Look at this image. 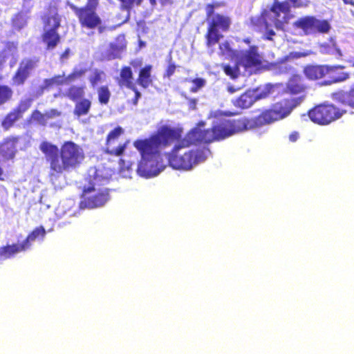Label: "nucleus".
Instances as JSON below:
<instances>
[{"mask_svg":"<svg viewBox=\"0 0 354 354\" xmlns=\"http://www.w3.org/2000/svg\"><path fill=\"white\" fill-rule=\"evenodd\" d=\"M316 17L306 16L299 19L294 23V25L301 28L306 35L315 34Z\"/></svg>","mask_w":354,"mask_h":354,"instance_id":"14","label":"nucleus"},{"mask_svg":"<svg viewBox=\"0 0 354 354\" xmlns=\"http://www.w3.org/2000/svg\"><path fill=\"white\" fill-rule=\"evenodd\" d=\"M228 91L230 93H232L235 91V89H234L232 87L230 86V87H228Z\"/></svg>","mask_w":354,"mask_h":354,"instance_id":"52","label":"nucleus"},{"mask_svg":"<svg viewBox=\"0 0 354 354\" xmlns=\"http://www.w3.org/2000/svg\"><path fill=\"white\" fill-rule=\"evenodd\" d=\"M295 7H307L310 3L308 0H290Z\"/></svg>","mask_w":354,"mask_h":354,"instance_id":"44","label":"nucleus"},{"mask_svg":"<svg viewBox=\"0 0 354 354\" xmlns=\"http://www.w3.org/2000/svg\"><path fill=\"white\" fill-rule=\"evenodd\" d=\"M12 95L11 89L6 86H0V104L5 103Z\"/></svg>","mask_w":354,"mask_h":354,"instance_id":"34","label":"nucleus"},{"mask_svg":"<svg viewBox=\"0 0 354 354\" xmlns=\"http://www.w3.org/2000/svg\"><path fill=\"white\" fill-rule=\"evenodd\" d=\"M73 205L72 201H64L59 203L55 209V214L58 218H62L70 209Z\"/></svg>","mask_w":354,"mask_h":354,"instance_id":"30","label":"nucleus"},{"mask_svg":"<svg viewBox=\"0 0 354 354\" xmlns=\"http://www.w3.org/2000/svg\"><path fill=\"white\" fill-rule=\"evenodd\" d=\"M40 149L43 153L46 154L50 162L53 158H59V150L55 145H53L47 142H44L40 145Z\"/></svg>","mask_w":354,"mask_h":354,"instance_id":"20","label":"nucleus"},{"mask_svg":"<svg viewBox=\"0 0 354 354\" xmlns=\"http://www.w3.org/2000/svg\"><path fill=\"white\" fill-rule=\"evenodd\" d=\"M2 174H3V171H2L1 168L0 167V180H3V178H1Z\"/></svg>","mask_w":354,"mask_h":354,"instance_id":"53","label":"nucleus"},{"mask_svg":"<svg viewBox=\"0 0 354 354\" xmlns=\"http://www.w3.org/2000/svg\"><path fill=\"white\" fill-rule=\"evenodd\" d=\"M83 73H84V71H75L73 74L68 75L66 78H64V77H62V76H57V77H55L50 79V80H46V84L48 86H50V85H53V84H62V83H64L68 80L69 81L73 80L77 77H80L83 74Z\"/></svg>","mask_w":354,"mask_h":354,"instance_id":"22","label":"nucleus"},{"mask_svg":"<svg viewBox=\"0 0 354 354\" xmlns=\"http://www.w3.org/2000/svg\"><path fill=\"white\" fill-rule=\"evenodd\" d=\"M84 158L82 149L73 142H65L61 148V159L53 158L50 162L51 175L75 167Z\"/></svg>","mask_w":354,"mask_h":354,"instance_id":"6","label":"nucleus"},{"mask_svg":"<svg viewBox=\"0 0 354 354\" xmlns=\"http://www.w3.org/2000/svg\"><path fill=\"white\" fill-rule=\"evenodd\" d=\"M315 27V34L319 32L322 34L328 33L331 29V26L326 20L319 19L316 18Z\"/></svg>","mask_w":354,"mask_h":354,"instance_id":"27","label":"nucleus"},{"mask_svg":"<svg viewBox=\"0 0 354 354\" xmlns=\"http://www.w3.org/2000/svg\"><path fill=\"white\" fill-rule=\"evenodd\" d=\"M124 45H116L113 44H110V50L111 51L110 53L107 54L104 57L108 59H115L118 55L120 51L123 49Z\"/></svg>","mask_w":354,"mask_h":354,"instance_id":"35","label":"nucleus"},{"mask_svg":"<svg viewBox=\"0 0 354 354\" xmlns=\"http://www.w3.org/2000/svg\"><path fill=\"white\" fill-rule=\"evenodd\" d=\"M301 77L294 75L288 83V89L292 93H299L304 90V86L301 82Z\"/></svg>","mask_w":354,"mask_h":354,"instance_id":"24","label":"nucleus"},{"mask_svg":"<svg viewBox=\"0 0 354 354\" xmlns=\"http://www.w3.org/2000/svg\"><path fill=\"white\" fill-rule=\"evenodd\" d=\"M15 140H7L0 146V153L6 158H12L15 156Z\"/></svg>","mask_w":354,"mask_h":354,"instance_id":"19","label":"nucleus"},{"mask_svg":"<svg viewBox=\"0 0 354 354\" xmlns=\"http://www.w3.org/2000/svg\"><path fill=\"white\" fill-rule=\"evenodd\" d=\"M214 6L212 5H208L206 8V11L208 17H210L213 13Z\"/></svg>","mask_w":354,"mask_h":354,"instance_id":"49","label":"nucleus"},{"mask_svg":"<svg viewBox=\"0 0 354 354\" xmlns=\"http://www.w3.org/2000/svg\"><path fill=\"white\" fill-rule=\"evenodd\" d=\"M230 19L225 16L217 15L213 17L210 26L216 28H220L223 30H226L230 25Z\"/></svg>","mask_w":354,"mask_h":354,"instance_id":"21","label":"nucleus"},{"mask_svg":"<svg viewBox=\"0 0 354 354\" xmlns=\"http://www.w3.org/2000/svg\"><path fill=\"white\" fill-rule=\"evenodd\" d=\"M97 178H95L94 181L84 189L82 200L80 203L82 207H98L102 206L109 200L108 189L97 185Z\"/></svg>","mask_w":354,"mask_h":354,"instance_id":"8","label":"nucleus"},{"mask_svg":"<svg viewBox=\"0 0 354 354\" xmlns=\"http://www.w3.org/2000/svg\"><path fill=\"white\" fill-rule=\"evenodd\" d=\"M219 48L222 55L235 59L236 64L233 66H223L225 74L232 78L237 77L241 73L251 74L262 65L263 58L258 48L250 45L246 41L240 46L239 51L233 50L227 41L221 43Z\"/></svg>","mask_w":354,"mask_h":354,"instance_id":"3","label":"nucleus"},{"mask_svg":"<svg viewBox=\"0 0 354 354\" xmlns=\"http://www.w3.org/2000/svg\"><path fill=\"white\" fill-rule=\"evenodd\" d=\"M182 135V129L162 125L157 133L149 139L139 140L133 145L140 152L141 158L138 164L137 173L143 178L158 176L167 166L161 158L160 149L171 145Z\"/></svg>","mask_w":354,"mask_h":354,"instance_id":"1","label":"nucleus"},{"mask_svg":"<svg viewBox=\"0 0 354 354\" xmlns=\"http://www.w3.org/2000/svg\"><path fill=\"white\" fill-rule=\"evenodd\" d=\"M151 66H147L142 68L139 75L138 83L143 87H147L151 83Z\"/></svg>","mask_w":354,"mask_h":354,"instance_id":"26","label":"nucleus"},{"mask_svg":"<svg viewBox=\"0 0 354 354\" xmlns=\"http://www.w3.org/2000/svg\"><path fill=\"white\" fill-rule=\"evenodd\" d=\"M27 21L26 16L23 14L17 15L13 20V24L15 27L21 28Z\"/></svg>","mask_w":354,"mask_h":354,"instance_id":"41","label":"nucleus"},{"mask_svg":"<svg viewBox=\"0 0 354 354\" xmlns=\"http://www.w3.org/2000/svg\"><path fill=\"white\" fill-rule=\"evenodd\" d=\"M247 119L244 118L236 121H231L225 119H217L214 122L212 129L203 131L202 127L204 126L203 122H201L198 125L192 129L196 130V137H199L200 142H210L215 140H220L230 136L234 133L248 130Z\"/></svg>","mask_w":354,"mask_h":354,"instance_id":"4","label":"nucleus"},{"mask_svg":"<svg viewBox=\"0 0 354 354\" xmlns=\"http://www.w3.org/2000/svg\"><path fill=\"white\" fill-rule=\"evenodd\" d=\"M191 84L190 91L196 93L206 85V80L203 78H195L189 81Z\"/></svg>","mask_w":354,"mask_h":354,"instance_id":"33","label":"nucleus"},{"mask_svg":"<svg viewBox=\"0 0 354 354\" xmlns=\"http://www.w3.org/2000/svg\"><path fill=\"white\" fill-rule=\"evenodd\" d=\"M45 234V230L43 227L36 228L27 237L28 242L40 241Z\"/></svg>","mask_w":354,"mask_h":354,"instance_id":"32","label":"nucleus"},{"mask_svg":"<svg viewBox=\"0 0 354 354\" xmlns=\"http://www.w3.org/2000/svg\"><path fill=\"white\" fill-rule=\"evenodd\" d=\"M97 5H98V0H88L86 6H97Z\"/></svg>","mask_w":354,"mask_h":354,"instance_id":"50","label":"nucleus"},{"mask_svg":"<svg viewBox=\"0 0 354 354\" xmlns=\"http://www.w3.org/2000/svg\"><path fill=\"white\" fill-rule=\"evenodd\" d=\"M136 96H137V97H139V96H140V93H138V92H136Z\"/></svg>","mask_w":354,"mask_h":354,"instance_id":"55","label":"nucleus"},{"mask_svg":"<svg viewBox=\"0 0 354 354\" xmlns=\"http://www.w3.org/2000/svg\"><path fill=\"white\" fill-rule=\"evenodd\" d=\"M96 8L97 6H86L80 8L73 7L82 27L90 29L98 27L99 32H102L104 28L101 26L102 20L95 12Z\"/></svg>","mask_w":354,"mask_h":354,"instance_id":"10","label":"nucleus"},{"mask_svg":"<svg viewBox=\"0 0 354 354\" xmlns=\"http://www.w3.org/2000/svg\"><path fill=\"white\" fill-rule=\"evenodd\" d=\"M279 85L266 84L260 86L256 90H252L255 92V95L257 100L264 98L270 94H272L274 90L278 88Z\"/></svg>","mask_w":354,"mask_h":354,"instance_id":"23","label":"nucleus"},{"mask_svg":"<svg viewBox=\"0 0 354 354\" xmlns=\"http://www.w3.org/2000/svg\"><path fill=\"white\" fill-rule=\"evenodd\" d=\"M99 100L102 104H106L110 97V92L106 87L102 86L98 90Z\"/></svg>","mask_w":354,"mask_h":354,"instance_id":"38","label":"nucleus"},{"mask_svg":"<svg viewBox=\"0 0 354 354\" xmlns=\"http://www.w3.org/2000/svg\"><path fill=\"white\" fill-rule=\"evenodd\" d=\"M311 54L310 51L306 52H294L290 54V57L292 58H299L301 57H306Z\"/></svg>","mask_w":354,"mask_h":354,"instance_id":"45","label":"nucleus"},{"mask_svg":"<svg viewBox=\"0 0 354 354\" xmlns=\"http://www.w3.org/2000/svg\"><path fill=\"white\" fill-rule=\"evenodd\" d=\"M122 133V129L118 127L109 133L106 139V152L108 153L120 156L123 153L126 147V144H120L115 146L119 136H121Z\"/></svg>","mask_w":354,"mask_h":354,"instance_id":"12","label":"nucleus"},{"mask_svg":"<svg viewBox=\"0 0 354 354\" xmlns=\"http://www.w3.org/2000/svg\"><path fill=\"white\" fill-rule=\"evenodd\" d=\"M35 62L30 59H26L20 64L19 69H22L23 72L26 73V74L28 75L30 72L35 68Z\"/></svg>","mask_w":354,"mask_h":354,"instance_id":"37","label":"nucleus"},{"mask_svg":"<svg viewBox=\"0 0 354 354\" xmlns=\"http://www.w3.org/2000/svg\"><path fill=\"white\" fill-rule=\"evenodd\" d=\"M104 77V73L102 72L95 71L92 76L90 77V82L93 86H95L99 82H102V78Z\"/></svg>","mask_w":354,"mask_h":354,"instance_id":"42","label":"nucleus"},{"mask_svg":"<svg viewBox=\"0 0 354 354\" xmlns=\"http://www.w3.org/2000/svg\"><path fill=\"white\" fill-rule=\"evenodd\" d=\"M256 100H257V99L255 95V92L248 91L237 99L235 101L234 104L236 106L247 109L249 108Z\"/></svg>","mask_w":354,"mask_h":354,"instance_id":"15","label":"nucleus"},{"mask_svg":"<svg viewBox=\"0 0 354 354\" xmlns=\"http://www.w3.org/2000/svg\"><path fill=\"white\" fill-rule=\"evenodd\" d=\"M220 35L217 32V28L215 27L210 26L207 34V45L209 47L215 44L219 39Z\"/></svg>","mask_w":354,"mask_h":354,"instance_id":"31","label":"nucleus"},{"mask_svg":"<svg viewBox=\"0 0 354 354\" xmlns=\"http://www.w3.org/2000/svg\"><path fill=\"white\" fill-rule=\"evenodd\" d=\"M335 99L344 104L354 108V86L347 92L337 93Z\"/></svg>","mask_w":354,"mask_h":354,"instance_id":"17","label":"nucleus"},{"mask_svg":"<svg viewBox=\"0 0 354 354\" xmlns=\"http://www.w3.org/2000/svg\"><path fill=\"white\" fill-rule=\"evenodd\" d=\"M292 15L290 12V6L288 3H279L275 0L274 4L268 10H265L260 19H258V23H255L254 19L252 22L260 27H264L266 35L268 39H272V36L274 35V32L270 28L274 26L277 28H282L283 25L287 24Z\"/></svg>","mask_w":354,"mask_h":354,"instance_id":"5","label":"nucleus"},{"mask_svg":"<svg viewBox=\"0 0 354 354\" xmlns=\"http://www.w3.org/2000/svg\"><path fill=\"white\" fill-rule=\"evenodd\" d=\"M335 70V67H329V66H313L309 65L304 68V73L306 77L311 80H318Z\"/></svg>","mask_w":354,"mask_h":354,"instance_id":"13","label":"nucleus"},{"mask_svg":"<svg viewBox=\"0 0 354 354\" xmlns=\"http://www.w3.org/2000/svg\"><path fill=\"white\" fill-rule=\"evenodd\" d=\"M343 111L333 104L319 105L308 112L310 119L315 123L326 125L339 119Z\"/></svg>","mask_w":354,"mask_h":354,"instance_id":"9","label":"nucleus"},{"mask_svg":"<svg viewBox=\"0 0 354 354\" xmlns=\"http://www.w3.org/2000/svg\"><path fill=\"white\" fill-rule=\"evenodd\" d=\"M60 20L57 14H50L44 19L43 40L48 48H54L59 41L56 32L59 26Z\"/></svg>","mask_w":354,"mask_h":354,"instance_id":"11","label":"nucleus"},{"mask_svg":"<svg viewBox=\"0 0 354 354\" xmlns=\"http://www.w3.org/2000/svg\"><path fill=\"white\" fill-rule=\"evenodd\" d=\"M28 76L26 73L23 72L22 69H18L17 73L12 78L13 82L17 85L21 84L24 82Z\"/></svg>","mask_w":354,"mask_h":354,"instance_id":"39","label":"nucleus"},{"mask_svg":"<svg viewBox=\"0 0 354 354\" xmlns=\"http://www.w3.org/2000/svg\"><path fill=\"white\" fill-rule=\"evenodd\" d=\"M120 1L122 2L123 5L127 8L131 6L134 3H136L137 5H140L142 1V0H120ZM149 1L152 6H154L156 4V0H149Z\"/></svg>","mask_w":354,"mask_h":354,"instance_id":"43","label":"nucleus"},{"mask_svg":"<svg viewBox=\"0 0 354 354\" xmlns=\"http://www.w3.org/2000/svg\"><path fill=\"white\" fill-rule=\"evenodd\" d=\"M352 66L354 67V62L352 64Z\"/></svg>","mask_w":354,"mask_h":354,"instance_id":"56","label":"nucleus"},{"mask_svg":"<svg viewBox=\"0 0 354 354\" xmlns=\"http://www.w3.org/2000/svg\"><path fill=\"white\" fill-rule=\"evenodd\" d=\"M196 133V130H191L183 138L180 139V136L171 144H174L171 151L165 156L167 165L174 169L188 171L209 156L210 151L206 147L192 148L201 143Z\"/></svg>","mask_w":354,"mask_h":354,"instance_id":"2","label":"nucleus"},{"mask_svg":"<svg viewBox=\"0 0 354 354\" xmlns=\"http://www.w3.org/2000/svg\"><path fill=\"white\" fill-rule=\"evenodd\" d=\"M319 51L324 54H337L341 56V50L337 47L336 44L332 41L331 45L322 44L319 45Z\"/></svg>","mask_w":354,"mask_h":354,"instance_id":"28","label":"nucleus"},{"mask_svg":"<svg viewBox=\"0 0 354 354\" xmlns=\"http://www.w3.org/2000/svg\"><path fill=\"white\" fill-rule=\"evenodd\" d=\"M296 106L295 98L286 99L278 103H276L272 109L263 112L261 115L255 119L248 120V130L256 128L263 124H270L273 122L281 120L287 117L294 107Z\"/></svg>","mask_w":354,"mask_h":354,"instance_id":"7","label":"nucleus"},{"mask_svg":"<svg viewBox=\"0 0 354 354\" xmlns=\"http://www.w3.org/2000/svg\"><path fill=\"white\" fill-rule=\"evenodd\" d=\"M329 67H335V70L333 72H328L327 75L332 79V83L344 82L350 77V74L347 72L343 71L344 66L341 65L329 66Z\"/></svg>","mask_w":354,"mask_h":354,"instance_id":"16","label":"nucleus"},{"mask_svg":"<svg viewBox=\"0 0 354 354\" xmlns=\"http://www.w3.org/2000/svg\"><path fill=\"white\" fill-rule=\"evenodd\" d=\"M344 1L346 3H351V4H353L354 3V1L353 0H344Z\"/></svg>","mask_w":354,"mask_h":354,"instance_id":"51","label":"nucleus"},{"mask_svg":"<svg viewBox=\"0 0 354 354\" xmlns=\"http://www.w3.org/2000/svg\"><path fill=\"white\" fill-rule=\"evenodd\" d=\"M91 107V102L88 100H82L77 102L74 113L78 118L88 113Z\"/></svg>","mask_w":354,"mask_h":354,"instance_id":"25","label":"nucleus"},{"mask_svg":"<svg viewBox=\"0 0 354 354\" xmlns=\"http://www.w3.org/2000/svg\"><path fill=\"white\" fill-rule=\"evenodd\" d=\"M175 68L176 66L174 65L170 64L167 70V75L168 77L171 76L174 73Z\"/></svg>","mask_w":354,"mask_h":354,"instance_id":"47","label":"nucleus"},{"mask_svg":"<svg viewBox=\"0 0 354 354\" xmlns=\"http://www.w3.org/2000/svg\"><path fill=\"white\" fill-rule=\"evenodd\" d=\"M92 171H93V174H95L97 172L95 169H91L90 171V172H92Z\"/></svg>","mask_w":354,"mask_h":354,"instance_id":"54","label":"nucleus"},{"mask_svg":"<svg viewBox=\"0 0 354 354\" xmlns=\"http://www.w3.org/2000/svg\"><path fill=\"white\" fill-rule=\"evenodd\" d=\"M299 138V134L297 132H293L289 136V140L291 142H295Z\"/></svg>","mask_w":354,"mask_h":354,"instance_id":"48","label":"nucleus"},{"mask_svg":"<svg viewBox=\"0 0 354 354\" xmlns=\"http://www.w3.org/2000/svg\"><path fill=\"white\" fill-rule=\"evenodd\" d=\"M84 91L82 88L80 87H72L70 88L68 95L71 98L75 100L78 97H80L83 95Z\"/></svg>","mask_w":354,"mask_h":354,"instance_id":"40","label":"nucleus"},{"mask_svg":"<svg viewBox=\"0 0 354 354\" xmlns=\"http://www.w3.org/2000/svg\"><path fill=\"white\" fill-rule=\"evenodd\" d=\"M20 115L19 112H13L10 113L3 121L2 125L5 129H8L12 123L16 121Z\"/></svg>","mask_w":354,"mask_h":354,"instance_id":"36","label":"nucleus"},{"mask_svg":"<svg viewBox=\"0 0 354 354\" xmlns=\"http://www.w3.org/2000/svg\"><path fill=\"white\" fill-rule=\"evenodd\" d=\"M132 71L129 67H124L120 73V80L119 84L122 86H126L129 88L133 87Z\"/></svg>","mask_w":354,"mask_h":354,"instance_id":"18","label":"nucleus"},{"mask_svg":"<svg viewBox=\"0 0 354 354\" xmlns=\"http://www.w3.org/2000/svg\"><path fill=\"white\" fill-rule=\"evenodd\" d=\"M15 51V47H12V48H8L7 50H5L4 52L3 53L4 54V58H6L8 56L13 57Z\"/></svg>","mask_w":354,"mask_h":354,"instance_id":"46","label":"nucleus"},{"mask_svg":"<svg viewBox=\"0 0 354 354\" xmlns=\"http://www.w3.org/2000/svg\"><path fill=\"white\" fill-rule=\"evenodd\" d=\"M57 115H59L58 113L55 110H52L49 113H46L44 115L39 111H35L32 113V118L34 120H36L39 123L44 124L46 122V118H52Z\"/></svg>","mask_w":354,"mask_h":354,"instance_id":"29","label":"nucleus"}]
</instances>
